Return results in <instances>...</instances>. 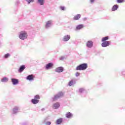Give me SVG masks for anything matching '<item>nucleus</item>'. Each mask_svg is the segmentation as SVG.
<instances>
[{
  "mask_svg": "<svg viewBox=\"0 0 125 125\" xmlns=\"http://www.w3.org/2000/svg\"><path fill=\"white\" fill-rule=\"evenodd\" d=\"M19 38L21 41H25L28 38V33L25 31H21L19 33Z\"/></svg>",
  "mask_w": 125,
  "mask_h": 125,
  "instance_id": "obj_1",
  "label": "nucleus"
},
{
  "mask_svg": "<svg viewBox=\"0 0 125 125\" xmlns=\"http://www.w3.org/2000/svg\"><path fill=\"white\" fill-rule=\"evenodd\" d=\"M78 92L82 97H85L86 94H87V91H86V89L83 87L79 88Z\"/></svg>",
  "mask_w": 125,
  "mask_h": 125,
  "instance_id": "obj_2",
  "label": "nucleus"
},
{
  "mask_svg": "<svg viewBox=\"0 0 125 125\" xmlns=\"http://www.w3.org/2000/svg\"><path fill=\"white\" fill-rule=\"evenodd\" d=\"M87 69V63H82L76 67L77 71H84Z\"/></svg>",
  "mask_w": 125,
  "mask_h": 125,
  "instance_id": "obj_3",
  "label": "nucleus"
},
{
  "mask_svg": "<svg viewBox=\"0 0 125 125\" xmlns=\"http://www.w3.org/2000/svg\"><path fill=\"white\" fill-rule=\"evenodd\" d=\"M63 94L62 92H59L57 94H56L53 97L51 98V101L52 102L54 101H56V100L59 99L60 97H62L63 96Z\"/></svg>",
  "mask_w": 125,
  "mask_h": 125,
  "instance_id": "obj_4",
  "label": "nucleus"
},
{
  "mask_svg": "<svg viewBox=\"0 0 125 125\" xmlns=\"http://www.w3.org/2000/svg\"><path fill=\"white\" fill-rule=\"evenodd\" d=\"M20 111V107L19 106H15L11 112V114L12 115H17L18 113H19Z\"/></svg>",
  "mask_w": 125,
  "mask_h": 125,
  "instance_id": "obj_5",
  "label": "nucleus"
},
{
  "mask_svg": "<svg viewBox=\"0 0 125 125\" xmlns=\"http://www.w3.org/2000/svg\"><path fill=\"white\" fill-rule=\"evenodd\" d=\"M111 45V42L110 41L104 42L102 43V47H107V46H109V45Z\"/></svg>",
  "mask_w": 125,
  "mask_h": 125,
  "instance_id": "obj_6",
  "label": "nucleus"
},
{
  "mask_svg": "<svg viewBox=\"0 0 125 125\" xmlns=\"http://www.w3.org/2000/svg\"><path fill=\"white\" fill-rule=\"evenodd\" d=\"M86 45L88 48H91L93 46V42L92 41H89L87 42Z\"/></svg>",
  "mask_w": 125,
  "mask_h": 125,
  "instance_id": "obj_7",
  "label": "nucleus"
},
{
  "mask_svg": "<svg viewBox=\"0 0 125 125\" xmlns=\"http://www.w3.org/2000/svg\"><path fill=\"white\" fill-rule=\"evenodd\" d=\"M55 71L56 73H62V72H63L64 71V68L62 66H60L56 68Z\"/></svg>",
  "mask_w": 125,
  "mask_h": 125,
  "instance_id": "obj_8",
  "label": "nucleus"
},
{
  "mask_svg": "<svg viewBox=\"0 0 125 125\" xmlns=\"http://www.w3.org/2000/svg\"><path fill=\"white\" fill-rule=\"evenodd\" d=\"M70 39H71V36L69 35H65L63 36L62 38L63 42H68Z\"/></svg>",
  "mask_w": 125,
  "mask_h": 125,
  "instance_id": "obj_9",
  "label": "nucleus"
},
{
  "mask_svg": "<svg viewBox=\"0 0 125 125\" xmlns=\"http://www.w3.org/2000/svg\"><path fill=\"white\" fill-rule=\"evenodd\" d=\"M51 25H52V21H48L46 22L45 27L46 29H48V28H50V27H51Z\"/></svg>",
  "mask_w": 125,
  "mask_h": 125,
  "instance_id": "obj_10",
  "label": "nucleus"
},
{
  "mask_svg": "<svg viewBox=\"0 0 125 125\" xmlns=\"http://www.w3.org/2000/svg\"><path fill=\"white\" fill-rule=\"evenodd\" d=\"M83 28H84V25L79 24L76 26L75 30L76 31H80V30H82V29H83Z\"/></svg>",
  "mask_w": 125,
  "mask_h": 125,
  "instance_id": "obj_11",
  "label": "nucleus"
},
{
  "mask_svg": "<svg viewBox=\"0 0 125 125\" xmlns=\"http://www.w3.org/2000/svg\"><path fill=\"white\" fill-rule=\"evenodd\" d=\"M11 82L13 85H16V84H18V83H19V80L16 79H12Z\"/></svg>",
  "mask_w": 125,
  "mask_h": 125,
  "instance_id": "obj_12",
  "label": "nucleus"
},
{
  "mask_svg": "<svg viewBox=\"0 0 125 125\" xmlns=\"http://www.w3.org/2000/svg\"><path fill=\"white\" fill-rule=\"evenodd\" d=\"M53 66V64L51 62H49V63L47 64L45 66V69L46 70H49V69H51V68H52Z\"/></svg>",
  "mask_w": 125,
  "mask_h": 125,
  "instance_id": "obj_13",
  "label": "nucleus"
},
{
  "mask_svg": "<svg viewBox=\"0 0 125 125\" xmlns=\"http://www.w3.org/2000/svg\"><path fill=\"white\" fill-rule=\"evenodd\" d=\"M60 107V103H56L53 104V109H58Z\"/></svg>",
  "mask_w": 125,
  "mask_h": 125,
  "instance_id": "obj_14",
  "label": "nucleus"
},
{
  "mask_svg": "<svg viewBox=\"0 0 125 125\" xmlns=\"http://www.w3.org/2000/svg\"><path fill=\"white\" fill-rule=\"evenodd\" d=\"M25 69H26V66L25 65L21 66L19 69L18 70L19 73H22V72H23Z\"/></svg>",
  "mask_w": 125,
  "mask_h": 125,
  "instance_id": "obj_15",
  "label": "nucleus"
},
{
  "mask_svg": "<svg viewBox=\"0 0 125 125\" xmlns=\"http://www.w3.org/2000/svg\"><path fill=\"white\" fill-rule=\"evenodd\" d=\"M65 117L67 119H71V118H73V114L68 112L65 114Z\"/></svg>",
  "mask_w": 125,
  "mask_h": 125,
  "instance_id": "obj_16",
  "label": "nucleus"
},
{
  "mask_svg": "<svg viewBox=\"0 0 125 125\" xmlns=\"http://www.w3.org/2000/svg\"><path fill=\"white\" fill-rule=\"evenodd\" d=\"M31 103H32V104H38V103H39V102H40V100H37L36 99H32L31 100Z\"/></svg>",
  "mask_w": 125,
  "mask_h": 125,
  "instance_id": "obj_17",
  "label": "nucleus"
},
{
  "mask_svg": "<svg viewBox=\"0 0 125 125\" xmlns=\"http://www.w3.org/2000/svg\"><path fill=\"white\" fill-rule=\"evenodd\" d=\"M63 123V118H60L57 120L56 121V125H61V124Z\"/></svg>",
  "mask_w": 125,
  "mask_h": 125,
  "instance_id": "obj_18",
  "label": "nucleus"
},
{
  "mask_svg": "<svg viewBox=\"0 0 125 125\" xmlns=\"http://www.w3.org/2000/svg\"><path fill=\"white\" fill-rule=\"evenodd\" d=\"M76 83V81L74 80H71L68 83V85L69 86H72V85H73V84H75Z\"/></svg>",
  "mask_w": 125,
  "mask_h": 125,
  "instance_id": "obj_19",
  "label": "nucleus"
},
{
  "mask_svg": "<svg viewBox=\"0 0 125 125\" xmlns=\"http://www.w3.org/2000/svg\"><path fill=\"white\" fill-rule=\"evenodd\" d=\"M81 14H79L75 16L73 18V20H79L81 17Z\"/></svg>",
  "mask_w": 125,
  "mask_h": 125,
  "instance_id": "obj_20",
  "label": "nucleus"
},
{
  "mask_svg": "<svg viewBox=\"0 0 125 125\" xmlns=\"http://www.w3.org/2000/svg\"><path fill=\"white\" fill-rule=\"evenodd\" d=\"M37 2L40 5H43L44 4V0H38Z\"/></svg>",
  "mask_w": 125,
  "mask_h": 125,
  "instance_id": "obj_21",
  "label": "nucleus"
},
{
  "mask_svg": "<svg viewBox=\"0 0 125 125\" xmlns=\"http://www.w3.org/2000/svg\"><path fill=\"white\" fill-rule=\"evenodd\" d=\"M36 76L33 74H31L28 75L26 79H36Z\"/></svg>",
  "mask_w": 125,
  "mask_h": 125,
  "instance_id": "obj_22",
  "label": "nucleus"
},
{
  "mask_svg": "<svg viewBox=\"0 0 125 125\" xmlns=\"http://www.w3.org/2000/svg\"><path fill=\"white\" fill-rule=\"evenodd\" d=\"M119 8V6L118 5H114L112 8V11H116Z\"/></svg>",
  "mask_w": 125,
  "mask_h": 125,
  "instance_id": "obj_23",
  "label": "nucleus"
},
{
  "mask_svg": "<svg viewBox=\"0 0 125 125\" xmlns=\"http://www.w3.org/2000/svg\"><path fill=\"white\" fill-rule=\"evenodd\" d=\"M109 40V37L106 36L102 38V42H106V41H108Z\"/></svg>",
  "mask_w": 125,
  "mask_h": 125,
  "instance_id": "obj_24",
  "label": "nucleus"
},
{
  "mask_svg": "<svg viewBox=\"0 0 125 125\" xmlns=\"http://www.w3.org/2000/svg\"><path fill=\"white\" fill-rule=\"evenodd\" d=\"M0 81L1 83H7L8 82V79H1Z\"/></svg>",
  "mask_w": 125,
  "mask_h": 125,
  "instance_id": "obj_25",
  "label": "nucleus"
},
{
  "mask_svg": "<svg viewBox=\"0 0 125 125\" xmlns=\"http://www.w3.org/2000/svg\"><path fill=\"white\" fill-rule=\"evenodd\" d=\"M26 1H27L28 4H30L31 2H34V1H35V0H26Z\"/></svg>",
  "mask_w": 125,
  "mask_h": 125,
  "instance_id": "obj_26",
  "label": "nucleus"
},
{
  "mask_svg": "<svg viewBox=\"0 0 125 125\" xmlns=\"http://www.w3.org/2000/svg\"><path fill=\"white\" fill-rule=\"evenodd\" d=\"M10 54H9V53L6 54L4 55V58H5L6 59L8 58V57H10Z\"/></svg>",
  "mask_w": 125,
  "mask_h": 125,
  "instance_id": "obj_27",
  "label": "nucleus"
},
{
  "mask_svg": "<svg viewBox=\"0 0 125 125\" xmlns=\"http://www.w3.org/2000/svg\"><path fill=\"white\" fill-rule=\"evenodd\" d=\"M67 58V56H62L60 58V60H64V59H66Z\"/></svg>",
  "mask_w": 125,
  "mask_h": 125,
  "instance_id": "obj_28",
  "label": "nucleus"
},
{
  "mask_svg": "<svg viewBox=\"0 0 125 125\" xmlns=\"http://www.w3.org/2000/svg\"><path fill=\"white\" fill-rule=\"evenodd\" d=\"M40 98H41V97H40V96L39 95H35L34 96V99H36L37 100H39V99H40Z\"/></svg>",
  "mask_w": 125,
  "mask_h": 125,
  "instance_id": "obj_29",
  "label": "nucleus"
},
{
  "mask_svg": "<svg viewBox=\"0 0 125 125\" xmlns=\"http://www.w3.org/2000/svg\"><path fill=\"white\" fill-rule=\"evenodd\" d=\"M27 80L28 81H29V82H30V83H32V82H34V79H27Z\"/></svg>",
  "mask_w": 125,
  "mask_h": 125,
  "instance_id": "obj_30",
  "label": "nucleus"
},
{
  "mask_svg": "<svg viewBox=\"0 0 125 125\" xmlns=\"http://www.w3.org/2000/svg\"><path fill=\"white\" fill-rule=\"evenodd\" d=\"M117 2L118 3H122V2H124V0H117Z\"/></svg>",
  "mask_w": 125,
  "mask_h": 125,
  "instance_id": "obj_31",
  "label": "nucleus"
},
{
  "mask_svg": "<svg viewBox=\"0 0 125 125\" xmlns=\"http://www.w3.org/2000/svg\"><path fill=\"white\" fill-rule=\"evenodd\" d=\"M45 125H51V122H49V121L46 122L45 123Z\"/></svg>",
  "mask_w": 125,
  "mask_h": 125,
  "instance_id": "obj_32",
  "label": "nucleus"
},
{
  "mask_svg": "<svg viewBox=\"0 0 125 125\" xmlns=\"http://www.w3.org/2000/svg\"><path fill=\"white\" fill-rule=\"evenodd\" d=\"M60 9L61 10L64 11V10H65V7H64V6H61L60 7Z\"/></svg>",
  "mask_w": 125,
  "mask_h": 125,
  "instance_id": "obj_33",
  "label": "nucleus"
},
{
  "mask_svg": "<svg viewBox=\"0 0 125 125\" xmlns=\"http://www.w3.org/2000/svg\"><path fill=\"white\" fill-rule=\"evenodd\" d=\"M80 75H81V73H80L79 72H76L75 74L76 77H79V76H80Z\"/></svg>",
  "mask_w": 125,
  "mask_h": 125,
  "instance_id": "obj_34",
  "label": "nucleus"
},
{
  "mask_svg": "<svg viewBox=\"0 0 125 125\" xmlns=\"http://www.w3.org/2000/svg\"><path fill=\"white\" fill-rule=\"evenodd\" d=\"M90 3H94V1H95V0H90Z\"/></svg>",
  "mask_w": 125,
  "mask_h": 125,
  "instance_id": "obj_35",
  "label": "nucleus"
},
{
  "mask_svg": "<svg viewBox=\"0 0 125 125\" xmlns=\"http://www.w3.org/2000/svg\"><path fill=\"white\" fill-rule=\"evenodd\" d=\"M22 125H27V123L26 122H24L22 124Z\"/></svg>",
  "mask_w": 125,
  "mask_h": 125,
  "instance_id": "obj_36",
  "label": "nucleus"
},
{
  "mask_svg": "<svg viewBox=\"0 0 125 125\" xmlns=\"http://www.w3.org/2000/svg\"><path fill=\"white\" fill-rule=\"evenodd\" d=\"M83 20H87V18H84L83 19Z\"/></svg>",
  "mask_w": 125,
  "mask_h": 125,
  "instance_id": "obj_37",
  "label": "nucleus"
},
{
  "mask_svg": "<svg viewBox=\"0 0 125 125\" xmlns=\"http://www.w3.org/2000/svg\"><path fill=\"white\" fill-rule=\"evenodd\" d=\"M41 111H44V108H42V109H41Z\"/></svg>",
  "mask_w": 125,
  "mask_h": 125,
  "instance_id": "obj_38",
  "label": "nucleus"
},
{
  "mask_svg": "<svg viewBox=\"0 0 125 125\" xmlns=\"http://www.w3.org/2000/svg\"><path fill=\"white\" fill-rule=\"evenodd\" d=\"M3 79H7L6 77H3Z\"/></svg>",
  "mask_w": 125,
  "mask_h": 125,
  "instance_id": "obj_39",
  "label": "nucleus"
}]
</instances>
